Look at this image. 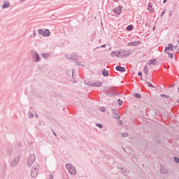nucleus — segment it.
Returning <instances> with one entry per match:
<instances>
[{
  "label": "nucleus",
  "instance_id": "nucleus-1",
  "mask_svg": "<svg viewBox=\"0 0 179 179\" xmlns=\"http://www.w3.org/2000/svg\"><path fill=\"white\" fill-rule=\"evenodd\" d=\"M132 54L131 50H117L116 51H112L110 52V57L114 58L117 57V58H124L125 57H129Z\"/></svg>",
  "mask_w": 179,
  "mask_h": 179
},
{
  "label": "nucleus",
  "instance_id": "nucleus-2",
  "mask_svg": "<svg viewBox=\"0 0 179 179\" xmlns=\"http://www.w3.org/2000/svg\"><path fill=\"white\" fill-rule=\"evenodd\" d=\"M65 57L67 58V59H72L76 65H78L79 66H85V65L78 60V57L76 52H73V54H66Z\"/></svg>",
  "mask_w": 179,
  "mask_h": 179
},
{
  "label": "nucleus",
  "instance_id": "nucleus-3",
  "mask_svg": "<svg viewBox=\"0 0 179 179\" xmlns=\"http://www.w3.org/2000/svg\"><path fill=\"white\" fill-rule=\"evenodd\" d=\"M40 170V165L38 164H34L31 171V176L32 178H36Z\"/></svg>",
  "mask_w": 179,
  "mask_h": 179
},
{
  "label": "nucleus",
  "instance_id": "nucleus-4",
  "mask_svg": "<svg viewBox=\"0 0 179 179\" xmlns=\"http://www.w3.org/2000/svg\"><path fill=\"white\" fill-rule=\"evenodd\" d=\"M20 157H22L20 154L15 155L10 162V167H16V166H17V164H19V162H20Z\"/></svg>",
  "mask_w": 179,
  "mask_h": 179
},
{
  "label": "nucleus",
  "instance_id": "nucleus-5",
  "mask_svg": "<svg viewBox=\"0 0 179 179\" xmlns=\"http://www.w3.org/2000/svg\"><path fill=\"white\" fill-rule=\"evenodd\" d=\"M34 162H36V155H34V154H31L27 159V166L28 167H31L34 164Z\"/></svg>",
  "mask_w": 179,
  "mask_h": 179
},
{
  "label": "nucleus",
  "instance_id": "nucleus-6",
  "mask_svg": "<svg viewBox=\"0 0 179 179\" xmlns=\"http://www.w3.org/2000/svg\"><path fill=\"white\" fill-rule=\"evenodd\" d=\"M31 57H32V60L34 62H41V57L37 52L32 51Z\"/></svg>",
  "mask_w": 179,
  "mask_h": 179
},
{
  "label": "nucleus",
  "instance_id": "nucleus-7",
  "mask_svg": "<svg viewBox=\"0 0 179 179\" xmlns=\"http://www.w3.org/2000/svg\"><path fill=\"white\" fill-rule=\"evenodd\" d=\"M66 169L68 170L69 173L73 174V176H75V174L77 173L76 168H74L72 164H66Z\"/></svg>",
  "mask_w": 179,
  "mask_h": 179
},
{
  "label": "nucleus",
  "instance_id": "nucleus-8",
  "mask_svg": "<svg viewBox=\"0 0 179 179\" xmlns=\"http://www.w3.org/2000/svg\"><path fill=\"white\" fill-rule=\"evenodd\" d=\"M112 114L114 118H115L116 120L120 118V112L118 111V110H117V108H112Z\"/></svg>",
  "mask_w": 179,
  "mask_h": 179
},
{
  "label": "nucleus",
  "instance_id": "nucleus-9",
  "mask_svg": "<svg viewBox=\"0 0 179 179\" xmlns=\"http://www.w3.org/2000/svg\"><path fill=\"white\" fill-rule=\"evenodd\" d=\"M87 85H89L90 86H96L97 87H100L101 86H102L101 82H99L98 80H96V82L87 83Z\"/></svg>",
  "mask_w": 179,
  "mask_h": 179
},
{
  "label": "nucleus",
  "instance_id": "nucleus-10",
  "mask_svg": "<svg viewBox=\"0 0 179 179\" xmlns=\"http://www.w3.org/2000/svg\"><path fill=\"white\" fill-rule=\"evenodd\" d=\"M122 10V6H121V5H120L119 6H117L116 8H115V9H113V12L114 13H116V15H120Z\"/></svg>",
  "mask_w": 179,
  "mask_h": 179
},
{
  "label": "nucleus",
  "instance_id": "nucleus-11",
  "mask_svg": "<svg viewBox=\"0 0 179 179\" xmlns=\"http://www.w3.org/2000/svg\"><path fill=\"white\" fill-rule=\"evenodd\" d=\"M8 8H10V3H9V1H4L3 2L2 8L3 9H6Z\"/></svg>",
  "mask_w": 179,
  "mask_h": 179
},
{
  "label": "nucleus",
  "instance_id": "nucleus-12",
  "mask_svg": "<svg viewBox=\"0 0 179 179\" xmlns=\"http://www.w3.org/2000/svg\"><path fill=\"white\" fill-rule=\"evenodd\" d=\"M117 71H119L120 72H125L126 68L124 66H121L120 65H117L115 67Z\"/></svg>",
  "mask_w": 179,
  "mask_h": 179
},
{
  "label": "nucleus",
  "instance_id": "nucleus-13",
  "mask_svg": "<svg viewBox=\"0 0 179 179\" xmlns=\"http://www.w3.org/2000/svg\"><path fill=\"white\" fill-rule=\"evenodd\" d=\"M160 172L162 173V174H168L169 171L165 166H161Z\"/></svg>",
  "mask_w": 179,
  "mask_h": 179
},
{
  "label": "nucleus",
  "instance_id": "nucleus-14",
  "mask_svg": "<svg viewBox=\"0 0 179 179\" xmlns=\"http://www.w3.org/2000/svg\"><path fill=\"white\" fill-rule=\"evenodd\" d=\"M38 33L41 36H43V37H45V29H39L38 30Z\"/></svg>",
  "mask_w": 179,
  "mask_h": 179
},
{
  "label": "nucleus",
  "instance_id": "nucleus-15",
  "mask_svg": "<svg viewBox=\"0 0 179 179\" xmlns=\"http://www.w3.org/2000/svg\"><path fill=\"white\" fill-rule=\"evenodd\" d=\"M173 44H169V45L167 47H166L165 48V52H169L168 50H173Z\"/></svg>",
  "mask_w": 179,
  "mask_h": 179
},
{
  "label": "nucleus",
  "instance_id": "nucleus-16",
  "mask_svg": "<svg viewBox=\"0 0 179 179\" xmlns=\"http://www.w3.org/2000/svg\"><path fill=\"white\" fill-rule=\"evenodd\" d=\"M140 44V41H132L131 43H128L127 45H138Z\"/></svg>",
  "mask_w": 179,
  "mask_h": 179
},
{
  "label": "nucleus",
  "instance_id": "nucleus-17",
  "mask_svg": "<svg viewBox=\"0 0 179 179\" xmlns=\"http://www.w3.org/2000/svg\"><path fill=\"white\" fill-rule=\"evenodd\" d=\"M148 10H150L151 12H154L155 9H154V8L152 7V2H150V3H149L148 6Z\"/></svg>",
  "mask_w": 179,
  "mask_h": 179
},
{
  "label": "nucleus",
  "instance_id": "nucleus-18",
  "mask_svg": "<svg viewBox=\"0 0 179 179\" xmlns=\"http://www.w3.org/2000/svg\"><path fill=\"white\" fill-rule=\"evenodd\" d=\"M102 75H103V76H108V75H110L108 71H107V69H103L102 71Z\"/></svg>",
  "mask_w": 179,
  "mask_h": 179
},
{
  "label": "nucleus",
  "instance_id": "nucleus-19",
  "mask_svg": "<svg viewBox=\"0 0 179 179\" xmlns=\"http://www.w3.org/2000/svg\"><path fill=\"white\" fill-rule=\"evenodd\" d=\"M150 64H151L152 65H156V64H157V59L154 58L153 59H150Z\"/></svg>",
  "mask_w": 179,
  "mask_h": 179
},
{
  "label": "nucleus",
  "instance_id": "nucleus-20",
  "mask_svg": "<svg viewBox=\"0 0 179 179\" xmlns=\"http://www.w3.org/2000/svg\"><path fill=\"white\" fill-rule=\"evenodd\" d=\"M133 29H134L133 24H129V26H127V30H128V31H131V30H133Z\"/></svg>",
  "mask_w": 179,
  "mask_h": 179
},
{
  "label": "nucleus",
  "instance_id": "nucleus-21",
  "mask_svg": "<svg viewBox=\"0 0 179 179\" xmlns=\"http://www.w3.org/2000/svg\"><path fill=\"white\" fill-rule=\"evenodd\" d=\"M29 118H33L34 117V113L29 112L28 113Z\"/></svg>",
  "mask_w": 179,
  "mask_h": 179
},
{
  "label": "nucleus",
  "instance_id": "nucleus-22",
  "mask_svg": "<svg viewBox=\"0 0 179 179\" xmlns=\"http://www.w3.org/2000/svg\"><path fill=\"white\" fill-rule=\"evenodd\" d=\"M99 110H100V111H102L103 113H106V107H99Z\"/></svg>",
  "mask_w": 179,
  "mask_h": 179
},
{
  "label": "nucleus",
  "instance_id": "nucleus-23",
  "mask_svg": "<svg viewBox=\"0 0 179 179\" xmlns=\"http://www.w3.org/2000/svg\"><path fill=\"white\" fill-rule=\"evenodd\" d=\"M134 96L137 99H141V94H140V93H135Z\"/></svg>",
  "mask_w": 179,
  "mask_h": 179
},
{
  "label": "nucleus",
  "instance_id": "nucleus-24",
  "mask_svg": "<svg viewBox=\"0 0 179 179\" xmlns=\"http://www.w3.org/2000/svg\"><path fill=\"white\" fill-rule=\"evenodd\" d=\"M143 72H144V73H148V66H144Z\"/></svg>",
  "mask_w": 179,
  "mask_h": 179
},
{
  "label": "nucleus",
  "instance_id": "nucleus-25",
  "mask_svg": "<svg viewBox=\"0 0 179 179\" xmlns=\"http://www.w3.org/2000/svg\"><path fill=\"white\" fill-rule=\"evenodd\" d=\"M50 36V30L49 29H46V37Z\"/></svg>",
  "mask_w": 179,
  "mask_h": 179
},
{
  "label": "nucleus",
  "instance_id": "nucleus-26",
  "mask_svg": "<svg viewBox=\"0 0 179 179\" xmlns=\"http://www.w3.org/2000/svg\"><path fill=\"white\" fill-rule=\"evenodd\" d=\"M96 125V127H99V128H103V124H101L100 122H97Z\"/></svg>",
  "mask_w": 179,
  "mask_h": 179
},
{
  "label": "nucleus",
  "instance_id": "nucleus-27",
  "mask_svg": "<svg viewBox=\"0 0 179 179\" xmlns=\"http://www.w3.org/2000/svg\"><path fill=\"white\" fill-rule=\"evenodd\" d=\"M118 104L119 106H122L123 101L122 100H121V99H118Z\"/></svg>",
  "mask_w": 179,
  "mask_h": 179
},
{
  "label": "nucleus",
  "instance_id": "nucleus-28",
  "mask_svg": "<svg viewBox=\"0 0 179 179\" xmlns=\"http://www.w3.org/2000/svg\"><path fill=\"white\" fill-rule=\"evenodd\" d=\"M168 55H169L170 58H174V54L173 53L168 52Z\"/></svg>",
  "mask_w": 179,
  "mask_h": 179
},
{
  "label": "nucleus",
  "instance_id": "nucleus-29",
  "mask_svg": "<svg viewBox=\"0 0 179 179\" xmlns=\"http://www.w3.org/2000/svg\"><path fill=\"white\" fill-rule=\"evenodd\" d=\"M173 159L176 163H179V158H178V157H175Z\"/></svg>",
  "mask_w": 179,
  "mask_h": 179
},
{
  "label": "nucleus",
  "instance_id": "nucleus-30",
  "mask_svg": "<svg viewBox=\"0 0 179 179\" xmlns=\"http://www.w3.org/2000/svg\"><path fill=\"white\" fill-rule=\"evenodd\" d=\"M122 136H124V137L128 136V132H123Z\"/></svg>",
  "mask_w": 179,
  "mask_h": 179
},
{
  "label": "nucleus",
  "instance_id": "nucleus-31",
  "mask_svg": "<svg viewBox=\"0 0 179 179\" xmlns=\"http://www.w3.org/2000/svg\"><path fill=\"white\" fill-rule=\"evenodd\" d=\"M53 178H54L53 175H49L48 176V179H53Z\"/></svg>",
  "mask_w": 179,
  "mask_h": 179
},
{
  "label": "nucleus",
  "instance_id": "nucleus-32",
  "mask_svg": "<svg viewBox=\"0 0 179 179\" xmlns=\"http://www.w3.org/2000/svg\"><path fill=\"white\" fill-rule=\"evenodd\" d=\"M120 169V170H122V173H127V171H125V169H124V168H118Z\"/></svg>",
  "mask_w": 179,
  "mask_h": 179
},
{
  "label": "nucleus",
  "instance_id": "nucleus-33",
  "mask_svg": "<svg viewBox=\"0 0 179 179\" xmlns=\"http://www.w3.org/2000/svg\"><path fill=\"white\" fill-rule=\"evenodd\" d=\"M118 124L120 125H122V124H123L122 120H119Z\"/></svg>",
  "mask_w": 179,
  "mask_h": 179
},
{
  "label": "nucleus",
  "instance_id": "nucleus-34",
  "mask_svg": "<svg viewBox=\"0 0 179 179\" xmlns=\"http://www.w3.org/2000/svg\"><path fill=\"white\" fill-rule=\"evenodd\" d=\"M75 69H72V78H74Z\"/></svg>",
  "mask_w": 179,
  "mask_h": 179
},
{
  "label": "nucleus",
  "instance_id": "nucleus-35",
  "mask_svg": "<svg viewBox=\"0 0 179 179\" xmlns=\"http://www.w3.org/2000/svg\"><path fill=\"white\" fill-rule=\"evenodd\" d=\"M33 36H34V37H36V36H37V33H36V31H34Z\"/></svg>",
  "mask_w": 179,
  "mask_h": 179
},
{
  "label": "nucleus",
  "instance_id": "nucleus-36",
  "mask_svg": "<svg viewBox=\"0 0 179 179\" xmlns=\"http://www.w3.org/2000/svg\"><path fill=\"white\" fill-rule=\"evenodd\" d=\"M164 13H166V10H163L162 13H161V16H163L164 15Z\"/></svg>",
  "mask_w": 179,
  "mask_h": 179
},
{
  "label": "nucleus",
  "instance_id": "nucleus-37",
  "mask_svg": "<svg viewBox=\"0 0 179 179\" xmlns=\"http://www.w3.org/2000/svg\"><path fill=\"white\" fill-rule=\"evenodd\" d=\"M138 76H141V77L143 76L142 72H138Z\"/></svg>",
  "mask_w": 179,
  "mask_h": 179
},
{
  "label": "nucleus",
  "instance_id": "nucleus-38",
  "mask_svg": "<svg viewBox=\"0 0 179 179\" xmlns=\"http://www.w3.org/2000/svg\"><path fill=\"white\" fill-rule=\"evenodd\" d=\"M41 57H43V58H45V53H42Z\"/></svg>",
  "mask_w": 179,
  "mask_h": 179
},
{
  "label": "nucleus",
  "instance_id": "nucleus-39",
  "mask_svg": "<svg viewBox=\"0 0 179 179\" xmlns=\"http://www.w3.org/2000/svg\"><path fill=\"white\" fill-rule=\"evenodd\" d=\"M101 48H106V44H103L102 45H101Z\"/></svg>",
  "mask_w": 179,
  "mask_h": 179
},
{
  "label": "nucleus",
  "instance_id": "nucleus-40",
  "mask_svg": "<svg viewBox=\"0 0 179 179\" xmlns=\"http://www.w3.org/2000/svg\"><path fill=\"white\" fill-rule=\"evenodd\" d=\"M148 84H149V86H151V87H154V86H153V85H152V83H150L148 82Z\"/></svg>",
  "mask_w": 179,
  "mask_h": 179
},
{
  "label": "nucleus",
  "instance_id": "nucleus-41",
  "mask_svg": "<svg viewBox=\"0 0 179 179\" xmlns=\"http://www.w3.org/2000/svg\"><path fill=\"white\" fill-rule=\"evenodd\" d=\"M155 29H156V27H155V26H154V27H152V31H155Z\"/></svg>",
  "mask_w": 179,
  "mask_h": 179
},
{
  "label": "nucleus",
  "instance_id": "nucleus-42",
  "mask_svg": "<svg viewBox=\"0 0 179 179\" xmlns=\"http://www.w3.org/2000/svg\"><path fill=\"white\" fill-rule=\"evenodd\" d=\"M50 54H47L46 53V58L48 57H50Z\"/></svg>",
  "mask_w": 179,
  "mask_h": 179
},
{
  "label": "nucleus",
  "instance_id": "nucleus-43",
  "mask_svg": "<svg viewBox=\"0 0 179 179\" xmlns=\"http://www.w3.org/2000/svg\"><path fill=\"white\" fill-rule=\"evenodd\" d=\"M53 134H54V135H55V136H57V134H56V132H55V131H53Z\"/></svg>",
  "mask_w": 179,
  "mask_h": 179
},
{
  "label": "nucleus",
  "instance_id": "nucleus-44",
  "mask_svg": "<svg viewBox=\"0 0 179 179\" xmlns=\"http://www.w3.org/2000/svg\"><path fill=\"white\" fill-rule=\"evenodd\" d=\"M168 0H164L163 3H166L167 2Z\"/></svg>",
  "mask_w": 179,
  "mask_h": 179
},
{
  "label": "nucleus",
  "instance_id": "nucleus-45",
  "mask_svg": "<svg viewBox=\"0 0 179 179\" xmlns=\"http://www.w3.org/2000/svg\"><path fill=\"white\" fill-rule=\"evenodd\" d=\"M35 117H36V118H38V115H35Z\"/></svg>",
  "mask_w": 179,
  "mask_h": 179
},
{
  "label": "nucleus",
  "instance_id": "nucleus-46",
  "mask_svg": "<svg viewBox=\"0 0 179 179\" xmlns=\"http://www.w3.org/2000/svg\"><path fill=\"white\" fill-rule=\"evenodd\" d=\"M161 96H164L165 97H166V96L165 94H162Z\"/></svg>",
  "mask_w": 179,
  "mask_h": 179
},
{
  "label": "nucleus",
  "instance_id": "nucleus-47",
  "mask_svg": "<svg viewBox=\"0 0 179 179\" xmlns=\"http://www.w3.org/2000/svg\"><path fill=\"white\" fill-rule=\"evenodd\" d=\"M176 52H179V48H178V50H176Z\"/></svg>",
  "mask_w": 179,
  "mask_h": 179
},
{
  "label": "nucleus",
  "instance_id": "nucleus-48",
  "mask_svg": "<svg viewBox=\"0 0 179 179\" xmlns=\"http://www.w3.org/2000/svg\"><path fill=\"white\" fill-rule=\"evenodd\" d=\"M21 2H24V0H20Z\"/></svg>",
  "mask_w": 179,
  "mask_h": 179
},
{
  "label": "nucleus",
  "instance_id": "nucleus-49",
  "mask_svg": "<svg viewBox=\"0 0 179 179\" xmlns=\"http://www.w3.org/2000/svg\"><path fill=\"white\" fill-rule=\"evenodd\" d=\"M177 47H178V45H176L174 46V48H177Z\"/></svg>",
  "mask_w": 179,
  "mask_h": 179
},
{
  "label": "nucleus",
  "instance_id": "nucleus-50",
  "mask_svg": "<svg viewBox=\"0 0 179 179\" xmlns=\"http://www.w3.org/2000/svg\"><path fill=\"white\" fill-rule=\"evenodd\" d=\"M171 12H172V11L171 10V12H170V13H169L170 16H171Z\"/></svg>",
  "mask_w": 179,
  "mask_h": 179
},
{
  "label": "nucleus",
  "instance_id": "nucleus-51",
  "mask_svg": "<svg viewBox=\"0 0 179 179\" xmlns=\"http://www.w3.org/2000/svg\"><path fill=\"white\" fill-rule=\"evenodd\" d=\"M115 2H117V0H115Z\"/></svg>",
  "mask_w": 179,
  "mask_h": 179
},
{
  "label": "nucleus",
  "instance_id": "nucleus-52",
  "mask_svg": "<svg viewBox=\"0 0 179 179\" xmlns=\"http://www.w3.org/2000/svg\"><path fill=\"white\" fill-rule=\"evenodd\" d=\"M178 92H179V87H178Z\"/></svg>",
  "mask_w": 179,
  "mask_h": 179
}]
</instances>
